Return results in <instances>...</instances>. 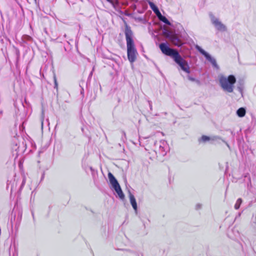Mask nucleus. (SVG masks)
I'll use <instances>...</instances> for the list:
<instances>
[{
    "label": "nucleus",
    "instance_id": "f257e3e1",
    "mask_svg": "<svg viewBox=\"0 0 256 256\" xmlns=\"http://www.w3.org/2000/svg\"><path fill=\"white\" fill-rule=\"evenodd\" d=\"M159 48L163 54L172 57L184 72L188 74L190 72V67L187 62L180 56L176 50L169 48L165 43L160 44Z\"/></svg>",
    "mask_w": 256,
    "mask_h": 256
},
{
    "label": "nucleus",
    "instance_id": "f03ea898",
    "mask_svg": "<svg viewBox=\"0 0 256 256\" xmlns=\"http://www.w3.org/2000/svg\"><path fill=\"white\" fill-rule=\"evenodd\" d=\"M124 34L126 42L128 58L131 64L134 63L137 58L138 52L132 38V32L130 26L126 25Z\"/></svg>",
    "mask_w": 256,
    "mask_h": 256
},
{
    "label": "nucleus",
    "instance_id": "7ed1b4c3",
    "mask_svg": "<svg viewBox=\"0 0 256 256\" xmlns=\"http://www.w3.org/2000/svg\"><path fill=\"white\" fill-rule=\"evenodd\" d=\"M219 82L221 88L224 91L232 92L234 91V84L236 82V78L234 75H230L227 78L224 76L219 77Z\"/></svg>",
    "mask_w": 256,
    "mask_h": 256
},
{
    "label": "nucleus",
    "instance_id": "20e7f679",
    "mask_svg": "<svg viewBox=\"0 0 256 256\" xmlns=\"http://www.w3.org/2000/svg\"><path fill=\"white\" fill-rule=\"evenodd\" d=\"M108 177L110 184H112V187L118 194L119 198L120 199L123 200L124 198V195L122 192L118 182L111 172H109L108 174Z\"/></svg>",
    "mask_w": 256,
    "mask_h": 256
},
{
    "label": "nucleus",
    "instance_id": "39448f33",
    "mask_svg": "<svg viewBox=\"0 0 256 256\" xmlns=\"http://www.w3.org/2000/svg\"><path fill=\"white\" fill-rule=\"evenodd\" d=\"M196 48L206 58V59L210 60L212 64L216 63V60L214 59H212L210 54L206 52L204 50L198 46H196Z\"/></svg>",
    "mask_w": 256,
    "mask_h": 256
},
{
    "label": "nucleus",
    "instance_id": "423d86ee",
    "mask_svg": "<svg viewBox=\"0 0 256 256\" xmlns=\"http://www.w3.org/2000/svg\"><path fill=\"white\" fill-rule=\"evenodd\" d=\"M171 42L176 46H180L182 44L181 41L175 35H172L170 36Z\"/></svg>",
    "mask_w": 256,
    "mask_h": 256
},
{
    "label": "nucleus",
    "instance_id": "0eeeda50",
    "mask_svg": "<svg viewBox=\"0 0 256 256\" xmlns=\"http://www.w3.org/2000/svg\"><path fill=\"white\" fill-rule=\"evenodd\" d=\"M215 26L217 28L218 30H225L226 28L224 25L220 22L218 20H216L213 22Z\"/></svg>",
    "mask_w": 256,
    "mask_h": 256
},
{
    "label": "nucleus",
    "instance_id": "6e6552de",
    "mask_svg": "<svg viewBox=\"0 0 256 256\" xmlns=\"http://www.w3.org/2000/svg\"><path fill=\"white\" fill-rule=\"evenodd\" d=\"M130 204L135 210H137V204L134 196L131 194H130Z\"/></svg>",
    "mask_w": 256,
    "mask_h": 256
},
{
    "label": "nucleus",
    "instance_id": "1a4fd4ad",
    "mask_svg": "<svg viewBox=\"0 0 256 256\" xmlns=\"http://www.w3.org/2000/svg\"><path fill=\"white\" fill-rule=\"evenodd\" d=\"M246 110L243 108H238L236 112L238 116L240 117H243L246 114Z\"/></svg>",
    "mask_w": 256,
    "mask_h": 256
},
{
    "label": "nucleus",
    "instance_id": "9d476101",
    "mask_svg": "<svg viewBox=\"0 0 256 256\" xmlns=\"http://www.w3.org/2000/svg\"><path fill=\"white\" fill-rule=\"evenodd\" d=\"M210 138L206 136L203 135L202 136V137L199 139L198 142H206L207 141L210 140Z\"/></svg>",
    "mask_w": 256,
    "mask_h": 256
},
{
    "label": "nucleus",
    "instance_id": "9b49d317",
    "mask_svg": "<svg viewBox=\"0 0 256 256\" xmlns=\"http://www.w3.org/2000/svg\"><path fill=\"white\" fill-rule=\"evenodd\" d=\"M159 20L162 22H164V24H168V25H170L171 24L170 22H169V20L164 16H162L160 18Z\"/></svg>",
    "mask_w": 256,
    "mask_h": 256
},
{
    "label": "nucleus",
    "instance_id": "f8f14e48",
    "mask_svg": "<svg viewBox=\"0 0 256 256\" xmlns=\"http://www.w3.org/2000/svg\"><path fill=\"white\" fill-rule=\"evenodd\" d=\"M242 200L241 198H238L237 200H236V202L234 205V208L236 209V210H238L240 208V204H242Z\"/></svg>",
    "mask_w": 256,
    "mask_h": 256
},
{
    "label": "nucleus",
    "instance_id": "ddd939ff",
    "mask_svg": "<svg viewBox=\"0 0 256 256\" xmlns=\"http://www.w3.org/2000/svg\"><path fill=\"white\" fill-rule=\"evenodd\" d=\"M148 4L150 8L154 11L156 8L158 7L152 2H148Z\"/></svg>",
    "mask_w": 256,
    "mask_h": 256
},
{
    "label": "nucleus",
    "instance_id": "4468645a",
    "mask_svg": "<svg viewBox=\"0 0 256 256\" xmlns=\"http://www.w3.org/2000/svg\"><path fill=\"white\" fill-rule=\"evenodd\" d=\"M154 12L155 13V14L156 15H157V14H158V13L160 12V10H159L158 8H156V10H154Z\"/></svg>",
    "mask_w": 256,
    "mask_h": 256
},
{
    "label": "nucleus",
    "instance_id": "2eb2a0df",
    "mask_svg": "<svg viewBox=\"0 0 256 256\" xmlns=\"http://www.w3.org/2000/svg\"><path fill=\"white\" fill-rule=\"evenodd\" d=\"M154 12L155 13V14L156 15H157V14H158V13L160 12V10H159L158 8H156V10H154Z\"/></svg>",
    "mask_w": 256,
    "mask_h": 256
},
{
    "label": "nucleus",
    "instance_id": "dca6fc26",
    "mask_svg": "<svg viewBox=\"0 0 256 256\" xmlns=\"http://www.w3.org/2000/svg\"><path fill=\"white\" fill-rule=\"evenodd\" d=\"M156 16H158V19H159V18H160L162 15L161 14V13H160H160H158V14H157V15H156Z\"/></svg>",
    "mask_w": 256,
    "mask_h": 256
},
{
    "label": "nucleus",
    "instance_id": "f3484780",
    "mask_svg": "<svg viewBox=\"0 0 256 256\" xmlns=\"http://www.w3.org/2000/svg\"><path fill=\"white\" fill-rule=\"evenodd\" d=\"M108 2H110L112 4H113V2L112 0H106Z\"/></svg>",
    "mask_w": 256,
    "mask_h": 256
},
{
    "label": "nucleus",
    "instance_id": "a211bd4d",
    "mask_svg": "<svg viewBox=\"0 0 256 256\" xmlns=\"http://www.w3.org/2000/svg\"><path fill=\"white\" fill-rule=\"evenodd\" d=\"M54 81H55L56 84V78H54Z\"/></svg>",
    "mask_w": 256,
    "mask_h": 256
}]
</instances>
